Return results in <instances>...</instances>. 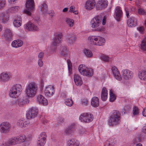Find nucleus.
Returning a JSON list of instances; mask_svg holds the SVG:
<instances>
[{"label":"nucleus","instance_id":"4c0bfd02","mask_svg":"<svg viewBox=\"0 0 146 146\" xmlns=\"http://www.w3.org/2000/svg\"><path fill=\"white\" fill-rule=\"evenodd\" d=\"M19 8V7L18 6L11 7L7 10V12L9 13H14L17 12Z\"/></svg>","mask_w":146,"mask_h":146},{"label":"nucleus","instance_id":"f257e3e1","mask_svg":"<svg viewBox=\"0 0 146 146\" xmlns=\"http://www.w3.org/2000/svg\"><path fill=\"white\" fill-rule=\"evenodd\" d=\"M37 90V86L35 82H31L29 83L25 90L26 96L28 98H33L36 95Z\"/></svg>","mask_w":146,"mask_h":146},{"label":"nucleus","instance_id":"cd10ccee","mask_svg":"<svg viewBox=\"0 0 146 146\" xmlns=\"http://www.w3.org/2000/svg\"><path fill=\"white\" fill-rule=\"evenodd\" d=\"M29 100L25 97L20 98L18 100V104L20 107H23L29 103Z\"/></svg>","mask_w":146,"mask_h":146},{"label":"nucleus","instance_id":"7ed1b4c3","mask_svg":"<svg viewBox=\"0 0 146 146\" xmlns=\"http://www.w3.org/2000/svg\"><path fill=\"white\" fill-rule=\"evenodd\" d=\"M102 20L99 16H97L92 19L91 22V27L95 31L100 32L104 31V27L101 26Z\"/></svg>","mask_w":146,"mask_h":146},{"label":"nucleus","instance_id":"bb28decb","mask_svg":"<svg viewBox=\"0 0 146 146\" xmlns=\"http://www.w3.org/2000/svg\"><path fill=\"white\" fill-rule=\"evenodd\" d=\"M138 77L142 80H146V69L140 70L138 73Z\"/></svg>","mask_w":146,"mask_h":146},{"label":"nucleus","instance_id":"6ab92c4d","mask_svg":"<svg viewBox=\"0 0 146 146\" xmlns=\"http://www.w3.org/2000/svg\"><path fill=\"white\" fill-rule=\"evenodd\" d=\"M108 4V2L106 0H100L98 1L96 8L98 10H101L106 8Z\"/></svg>","mask_w":146,"mask_h":146},{"label":"nucleus","instance_id":"b1692460","mask_svg":"<svg viewBox=\"0 0 146 146\" xmlns=\"http://www.w3.org/2000/svg\"><path fill=\"white\" fill-rule=\"evenodd\" d=\"M76 37L72 34H68L66 35V40L70 44L73 43L75 41Z\"/></svg>","mask_w":146,"mask_h":146},{"label":"nucleus","instance_id":"774afa93","mask_svg":"<svg viewBox=\"0 0 146 146\" xmlns=\"http://www.w3.org/2000/svg\"><path fill=\"white\" fill-rule=\"evenodd\" d=\"M125 10L126 12V16L127 18H129V13L128 11V9L127 8H125Z\"/></svg>","mask_w":146,"mask_h":146},{"label":"nucleus","instance_id":"3c124183","mask_svg":"<svg viewBox=\"0 0 146 146\" xmlns=\"http://www.w3.org/2000/svg\"><path fill=\"white\" fill-rule=\"evenodd\" d=\"M101 59L105 62H108L110 60L109 57L103 54L100 56Z\"/></svg>","mask_w":146,"mask_h":146},{"label":"nucleus","instance_id":"423d86ee","mask_svg":"<svg viewBox=\"0 0 146 146\" xmlns=\"http://www.w3.org/2000/svg\"><path fill=\"white\" fill-rule=\"evenodd\" d=\"M62 37V35L61 33H57L55 34L54 37L52 39L50 47L51 51L52 52H56L57 46L61 42Z\"/></svg>","mask_w":146,"mask_h":146},{"label":"nucleus","instance_id":"412c9836","mask_svg":"<svg viewBox=\"0 0 146 146\" xmlns=\"http://www.w3.org/2000/svg\"><path fill=\"white\" fill-rule=\"evenodd\" d=\"M80 144L79 141L74 138L68 139L66 142L67 146H79Z\"/></svg>","mask_w":146,"mask_h":146},{"label":"nucleus","instance_id":"ea45409f","mask_svg":"<svg viewBox=\"0 0 146 146\" xmlns=\"http://www.w3.org/2000/svg\"><path fill=\"white\" fill-rule=\"evenodd\" d=\"M141 48L142 50L146 51V38L142 41L141 44Z\"/></svg>","mask_w":146,"mask_h":146},{"label":"nucleus","instance_id":"680f3d73","mask_svg":"<svg viewBox=\"0 0 146 146\" xmlns=\"http://www.w3.org/2000/svg\"><path fill=\"white\" fill-rule=\"evenodd\" d=\"M44 53L42 52H40L38 55V59L42 60L43 56H44Z\"/></svg>","mask_w":146,"mask_h":146},{"label":"nucleus","instance_id":"a878e982","mask_svg":"<svg viewBox=\"0 0 146 146\" xmlns=\"http://www.w3.org/2000/svg\"><path fill=\"white\" fill-rule=\"evenodd\" d=\"M127 24L129 27H134L137 25L136 19L134 17H131L130 18L127 20Z\"/></svg>","mask_w":146,"mask_h":146},{"label":"nucleus","instance_id":"37998d69","mask_svg":"<svg viewBox=\"0 0 146 146\" xmlns=\"http://www.w3.org/2000/svg\"><path fill=\"white\" fill-rule=\"evenodd\" d=\"M9 142L11 144L15 145L18 144L17 137L10 139Z\"/></svg>","mask_w":146,"mask_h":146},{"label":"nucleus","instance_id":"338daca9","mask_svg":"<svg viewBox=\"0 0 146 146\" xmlns=\"http://www.w3.org/2000/svg\"><path fill=\"white\" fill-rule=\"evenodd\" d=\"M106 23V18L104 17L102 20V25H105Z\"/></svg>","mask_w":146,"mask_h":146},{"label":"nucleus","instance_id":"c9c22d12","mask_svg":"<svg viewBox=\"0 0 146 146\" xmlns=\"http://www.w3.org/2000/svg\"><path fill=\"white\" fill-rule=\"evenodd\" d=\"M17 137L18 144L25 142L26 139V137L25 135L19 136Z\"/></svg>","mask_w":146,"mask_h":146},{"label":"nucleus","instance_id":"c03bdc74","mask_svg":"<svg viewBox=\"0 0 146 146\" xmlns=\"http://www.w3.org/2000/svg\"><path fill=\"white\" fill-rule=\"evenodd\" d=\"M110 101L111 102H113L116 99V96L111 90H110Z\"/></svg>","mask_w":146,"mask_h":146},{"label":"nucleus","instance_id":"dca6fc26","mask_svg":"<svg viewBox=\"0 0 146 146\" xmlns=\"http://www.w3.org/2000/svg\"><path fill=\"white\" fill-rule=\"evenodd\" d=\"M54 92V86L49 85L46 87L44 93L45 95L47 97L52 96Z\"/></svg>","mask_w":146,"mask_h":146},{"label":"nucleus","instance_id":"9d476101","mask_svg":"<svg viewBox=\"0 0 146 146\" xmlns=\"http://www.w3.org/2000/svg\"><path fill=\"white\" fill-rule=\"evenodd\" d=\"M93 118L92 115L87 113L82 114L79 117V119L81 121L87 123L92 121Z\"/></svg>","mask_w":146,"mask_h":146},{"label":"nucleus","instance_id":"e433bc0d","mask_svg":"<svg viewBox=\"0 0 146 146\" xmlns=\"http://www.w3.org/2000/svg\"><path fill=\"white\" fill-rule=\"evenodd\" d=\"M69 52L68 50L65 47L63 48L60 52L61 55L64 56H68Z\"/></svg>","mask_w":146,"mask_h":146},{"label":"nucleus","instance_id":"0eeeda50","mask_svg":"<svg viewBox=\"0 0 146 146\" xmlns=\"http://www.w3.org/2000/svg\"><path fill=\"white\" fill-rule=\"evenodd\" d=\"M78 70L80 73L84 76L89 77L93 74V71L92 68H88L83 64L79 65Z\"/></svg>","mask_w":146,"mask_h":146},{"label":"nucleus","instance_id":"c85d7f7f","mask_svg":"<svg viewBox=\"0 0 146 146\" xmlns=\"http://www.w3.org/2000/svg\"><path fill=\"white\" fill-rule=\"evenodd\" d=\"M108 96V91L106 88L104 87L102 90L101 93V99L103 101H106Z\"/></svg>","mask_w":146,"mask_h":146},{"label":"nucleus","instance_id":"e2e57ef3","mask_svg":"<svg viewBox=\"0 0 146 146\" xmlns=\"http://www.w3.org/2000/svg\"><path fill=\"white\" fill-rule=\"evenodd\" d=\"M142 131L143 133H146V123L142 128Z\"/></svg>","mask_w":146,"mask_h":146},{"label":"nucleus","instance_id":"49530a36","mask_svg":"<svg viewBox=\"0 0 146 146\" xmlns=\"http://www.w3.org/2000/svg\"><path fill=\"white\" fill-rule=\"evenodd\" d=\"M66 22L70 27H72L74 25V21L72 19L68 18L66 19Z\"/></svg>","mask_w":146,"mask_h":146},{"label":"nucleus","instance_id":"a211bd4d","mask_svg":"<svg viewBox=\"0 0 146 146\" xmlns=\"http://www.w3.org/2000/svg\"><path fill=\"white\" fill-rule=\"evenodd\" d=\"M29 123V121H26L25 119L22 118L17 121L16 125L19 127L23 128L28 126Z\"/></svg>","mask_w":146,"mask_h":146},{"label":"nucleus","instance_id":"58836bf2","mask_svg":"<svg viewBox=\"0 0 146 146\" xmlns=\"http://www.w3.org/2000/svg\"><path fill=\"white\" fill-rule=\"evenodd\" d=\"M84 53L86 55V56L88 57H92L93 56V54L91 51L89 50L85 49L84 50Z\"/></svg>","mask_w":146,"mask_h":146},{"label":"nucleus","instance_id":"393cba45","mask_svg":"<svg viewBox=\"0 0 146 146\" xmlns=\"http://www.w3.org/2000/svg\"><path fill=\"white\" fill-rule=\"evenodd\" d=\"M74 78L75 83L77 86H80L82 85L83 84L82 79L79 75L76 74H74Z\"/></svg>","mask_w":146,"mask_h":146},{"label":"nucleus","instance_id":"4d7b16f0","mask_svg":"<svg viewBox=\"0 0 146 146\" xmlns=\"http://www.w3.org/2000/svg\"><path fill=\"white\" fill-rule=\"evenodd\" d=\"M137 29L140 33H143L144 30V28L143 27H140L137 28Z\"/></svg>","mask_w":146,"mask_h":146},{"label":"nucleus","instance_id":"0e129e2a","mask_svg":"<svg viewBox=\"0 0 146 146\" xmlns=\"http://www.w3.org/2000/svg\"><path fill=\"white\" fill-rule=\"evenodd\" d=\"M142 114L143 116L146 117V107L143 109Z\"/></svg>","mask_w":146,"mask_h":146},{"label":"nucleus","instance_id":"052dcab7","mask_svg":"<svg viewBox=\"0 0 146 146\" xmlns=\"http://www.w3.org/2000/svg\"><path fill=\"white\" fill-rule=\"evenodd\" d=\"M38 63L39 66L41 67L43 66V63L42 60L38 59Z\"/></svg>","mask_w":146,"mask_h":146},{"label":"nucleus","instance_id":"864d4df0","mask_svg":"<svg viewBox=\"0 0 146 146\" xmlns=\"http://www.w3.org/2000/svg\"><path fill=\"white\" fill-rule=\"evenodd\" d=\"M111 70L113 75L119 72L117 68L115 66H113L112 67Z\"/></svg>","mask_w":146,"mask_h":146},{"label":"nucleus","instance_id":"2eb2a0df","mask_svg":"<svg viewBox=\"0 0 146 146\" xmlns=\"http://www.w3.org/2000/svg\"><path fill=\"white\" fill-rule=\"evenodd\" d=\"M96 5L94 0H88L85 4L84 7L87 10H91L95 7Z\"/></svg>","mask_w":146,"mask_h":146},{"label":"nucleus","instance_id":"4be33fe9","mask_svg":"<svg viewBox=\"0 0 146 146\" xmlns=\"http://www.w3.org/2000/svg\"><path fill=\"white\" fill-rule=\"evenodd\" d=\"M4 36L6 39L10 40L13 36L11 30L9 28H6L4 31Z\"/></svg>","mask_w":146,"mask_h":146},{"label":"nucleus","instance_id":"5fc2aeb1","mask_svg":"<svg viewBox=\"0 0 146 146\" xmlns=\"http://www.w3.org/2000/svg\"><path fill=\"white\" fill-rule=\"evenodd\" d=\"M5 0H0V9L3 8L5 4Z\"/></svg>","mask_w":146,"mask_h":146},{"label":"nucleus","instance_id":"1a4fd4ad","mask_svg":"<svg viewBox=\"0 0 146 146\" xmlns=\"http://www.w3.org/2000/svg\"><path fill=\"white\" fill-rule=\"evenodd\" d=\"M27 9L25 10L24 13L29 15H31V12L35 9V4L34 0H27L26 3Z\"/></svg>","mask_w":146,"mask_h":146},{"label":"nucleus","instance_id":"13d9d810","mask_svg":"<svg viewBox=\"0 0 146 146\" xmlns=\"http://www.w3.org/2000/svg\"><path fill=\"white\" fill-rule=\"evenodd\" d=\"M88 103V101L87 99H83L82 101V104L84 106H87Z\"/></svg>","mask_w":146,"mask_h":146},{"label":"nucleus","instance_id":"72a5a7b5","mask_svg":"<svg viewBox=\"0 0 146 146\" xmlns=\"http://www.w3.org/2000/svg\"><path fill=\"white\" fill-rule=\"evenodd\" d=\"M1 17L3 22L5 23L9 20V16L7 14L2 13L1 15Z\"/></svg>","mask_w":146,"mask_h":146},{"label":"nucleus","instance_id":"a18cd8bd","mask_svg":"<svg viewBox=\"0 0 146 146\" xmlns=\"http://www.w3.org/2000/svg\"><path fill=\"white\" fill-rule=\"evenodd\" d=\"M65 104L67 106H71L73 105V102L71 99L68 98L65 100Z\"/></svg>","mask_w":146,"mask_h":146},{"label":"nucleus","instance_id":"6e6552de","mask_svg":"<svg viewBox=\"0 0 146 146\" xmlns=\"http://www.w3.org/2000/svg\"><path fill=\"white\" fill-rule=\"evenodd\" d=\"M11 128V125L8 121H3L0 124V132L1 133H7L10 131Z\"/></svg>","mask_w":146,"mask_h":146},{"label":"nucleus","instance_id":"473e14b6","mask_svg":"<svg viewBox=\"0 0 146 146\" xmlns=\"http://www.w3.org/2000/svg\"><path fill=\"white\" fill-rule=\"evenodd\" d=\"M91 105L94 107H97L99 106V99L98 97H94L92 98L91 101Z\"/></svg>","mask_w":146,"mask_h":146},{"label":"nucleus","instance_id":"bf43d9fd","mask_svg":"<svg viewBox=\"0 0 146 146\" xmlns=\"http://www.w3.org/2000/svg\"><path fill=\"white\" fill-rule=\"evenodd\" d=\"M140 141V139L138 137H136L133 140V143L135 144L139 142Z\"/></svg>","mask_w":146,"mask_h":146},{"label":"nucleus","instance_id":"aec40b11","mask_svg":"<svg viewBox=\"0 0 146 146\" xmlns=\"http://www.w3.org/2000/svg\"><path fill=\"white\" fill-rule=\"evenodd\" d=\"M37 100L38 102L44 106H46L48 104V101L45 97L40 94L37 96Z\"/></svg>","mask_w":146,"mask_h":146},{"label":"nucleus","instance_id":"69168bd1","mask_svg":"<svg viewBox=\"0 0 146 146\" xmlns=\"http://www.w3.org/2000/svg\"><path fill=\"white\" fill-rule=\"evenodd\" d=\"M104 146H112L111 144H110V143L108 141V140H107L105 144L104 145Z\"/></svg>","mask_w":146,"mask_h":146},{"label":"nucleus","instance_id":"a19ab883","mask_svg":"<svg viewBox=\"0 0 146 146\" xmlns=\"http://www.w3.org/2000/svg\"><path fill=\"white\" fill-rule=\"evenodd\" d=\"M78 132L80 135H84L87 134V132L86 129L82 127H80L78 130Z\"/></svg>","mask_w":146,"mask_h":146},{"label":"nucleus","instance_id":"4468645a","mask_svg":"<svg viewBox=\"0 0 146 146\" xmlns=\"http://www.w3.org/2000/svg\"><path fill=\"white\" fill-rule=\"evenodd\" d=\"M11 77L12 75L9 72H4L0 74V81L2 82H7Z\"/></svg>","mask_w":146,"mask_h":146},{"label":"nucleus","instance_id":"8fccbe9b","mask_svg":"<svg viewBox=\"0 0 146 146\" xmlns=\"http://www.w3.org/2000/svg\"><path fill=\"white\" fill-rule=\"evenodd\" d=\"M75 7L74 5L71 6L69 8V11L71 13H73L75 15L78 13V12L77 10H75Z\"/></svg>","mask_w":146,"mask_h":146},{"label":"nucleus","instance_id":"20e7f679","mask_svg":"<svg viewBox=\"0 0 146 146\" xmlns=\"http://www.w3.org/2000/svg\"><path fill=\"white\" fill-rule=\"evenodd\" d=\"M120 119V114L118 111L114 110L111 113L109 117L108 123L112 126L118 124Z\"/></svg>","mask_w":146,"mask_h":146},{"label":"nucleus","instance_id":"79ce46f5","mask_svg":"<svg viewBox=\"0 0 146 146\" xmlns=\"http://www.w3.org/2000/svg\"><path fill=\"white\" fill-rule=\"evenodd\" d=\"M67 62L69 73L71 74L72 73V63L71 61L68 59L67 60Z\"/></svg>","mask_w":146,"mask_h":146},{"label":"nucleus","instance_id":"f03ea898","mask_svg":"<svg viewBox=\"0 0 146 146\" xmlns=\"http://www.w3.org/2000/svg\"><path fill=\"white\" fill-rule=\"evenodd\" d=\"M23 90V87L19 84H16L11 88L9 92V95L12 98H18L21 94Z\"/></svg>","mask_w":146,"mask_h":146},{"label":"nucleus","instance_id":"6e6d98bb","mask_svg":"<svg viewBox=\"0 0 146 146\" xmlns=\"http://www.w3.org/2000/svg\"><path fill=\"white\" fill-rule=\"evenodd\" d=\"M138 13L140 15H144L145 12V10L143 9L139 8L138 10Z\"/></svg>","mask_w":146,"mask_h":146},{"label":"nucleus","instance_id":"c756f323","mask_svg":"<svg viewBox=\"0 0 146 146\" xmlns=\"http://www.w3.org/2000/svg\"><path fill=\"white\" fill-rule=\"evenodd\" d=\"M23 43L22 40H15L12 43L11 45L13 47L17 48L21 46Z\"/></svg>","mask_w":146,"mask_h":146},{"label":"nucleus","instance_id":"2f4dec72","mask_svg":"<svg viewBox=\"0 0 146 146\" xmlns=\"http://www.w3.org/2000/svg\"><path fill=\"white\" fill-rule=\"evenodd\" d=\"M40 11L43 13L46 14L48 11L47 5L45 2L41 3L40 8Z\"/></svg>","mask_w":146,"mask_h":146},{"label":"nucleus","instance_id":"ddd939ff","mask_svg":"<svg viewBox=\"0 0 146 146\" xmlns=\"http://www.w3.org/2000/svg\"><path fill=\"white\" fill-rule=\"evenodd\" d=\"M121 74L123 78L125 80H129L133 78V72L127 69L123 70L121 72Z\"/></svg>","mask_w":146,"mask_h":146},{"label":"nucleus","instance_id":"f3484780","mask_svg":"<svg viewBox=\"0 0 146 146\" xmlns=\"http://www.w3.org/2000/svg\"><path fill=\"white\" fill-rule=\"evenodd\" d=\"M26 30L29 31H38V26L33 23L29 22L25 25Z\"/></svg>","mask_w":146,"mask_h":146},{"label":"nucleus","instance_id":"5701e85b","mask_svg":"<svg viewBox=\"0 0 146 146\" xmlns=\"http://www.w3.org/2000/svg\"><path fill=\"white\" fill-rule=\"evenodd\" d=\"M115 13L116 16L115 18L117 21H119L122 17L123 13L121 8L119 6L116 7L115 9Z\"/></svg>","mask_w":146,"mask_h":146},{"label":"nucleus","instance_id":"f704fd0d","mask_svg":"<svg viewBox=\"0 0 146 146\" xmlns=\"http://www.w3.org/2000/svg\"><path fill=\"white\" fill-rule=\"evenodd\" d=\"M13 25L15 27H19L21 25V19L20 17H19L17 19H15L13 22Z\"/></svg>","mask_w":146,"mask_h":146},{"label":"nucleus","instance_id":"39448f33","mask_svg":"<svg viewBox=\"0 0 146 146\" xmlns=\"http://www.w3.org/2000/svg\"><path fill=\"white\" fill-rule=\"evenodd\" d=\"M89 42L91 44L98 46L104 45L105 40L103 37L100 36H91L88 37Z\"/></svg>","mask_w":146,"mask_h":146},{"label":"nucleus","instance_id":"de8ad7c7","mask_svg":"<svg viewBox=\"0 0 146 146\" xmlns=\"http://www.w3.org/2000/svg\"><path fill=\"white\" fill-rule=\"evenodd\" d=\"M107 140L112 146L114 145L116 143V139L113 137L109 138Z\"/></svg>","mask_w":146,"mask_h":146},{"label":"nucleus","instance_id":"f8f14e48","mask_svg":"<svg viewBox=\"0 0 146 146\" xmlns=\"http://www.w3.org/2000/svg\"><path fill=\"white\" fill-rule=\"evenodd\" d=\"M38 110L36 107H32L28 111L27 114V117L28 119L34 118L36 117L38 113Z\"/></svg>","mask_w":146,"mask_h":146},{"label":"nucleus","instance_id":"7c9ffc66","mask_svg":"<svg viewBox=\"0 0 146 146\" xmlns=\"http://www.w3.org/2000/svg\"><path fill=\"white\" fill-rule=\"evenodd\" d=\"M74 128V124H72L65 130V132L67 135H72L74 133L73 130Z\"/></svg>","mask_w":146,"mask_h":146},{"label":"nucleus","instance_id":"09e8293b","mask_svg":"<svg viewBox=\"0 0 146 146\" xmlns=\"http://www.w3.org/2000/svg\"><path fill=\"white\" fill-rule=\"evenodd\" d=\"M133 116H137L138 115L139 112V110L137 107L135 106L133 108Z\"/></svg>","mask_w":146,"mask_h":146},{"label":"nucleus","instance_id":"9b49d317","mask_svg":"<svg viewBox=\"0 0 146 146\" xmlns=\"http://www.w3.org/2000/svg\"><path fill=\"white\" fill-rule=\"evenodd\" d=\"M47 135L44 132L41 133L39 135L37 141V146H44L46 142Z\"/></svg>","mask_w":146,"mask_h":146},{"label":"nucleus","instance_id":"603ef678","mask_svg":"<svg viewBox=\"0 0 146 146\" xmlns=\"http://www.w3.org/2000/svg\"><path fill=\"white\" fill-rule=\"evenodd\" d=\"M115 78L118 80L121 81L122 80L121 76L119 72L113 75Z\"/></svg>","mask_w":146,"mask_h":146}]
</instances>
